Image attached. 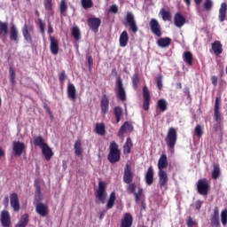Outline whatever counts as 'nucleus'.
Wrapping results in <instances>:
<instances>
[{"instance_id":"58836bf2","label":"nucleus","mask_w":227,"mask_h":227,"mask_svg":"<svg viewBox=\"0 0 227 227\" xmlns=\"http://www.w3.org/2000/svg\"><path fill=\"white\" fill-rule=\"evenodd\" d=\"M183 57L185 63H188V65H192V53H191V51H185Z\"/></svg>"},{"instance_id":"a211bd4d","label":"nucleus","mask_w":227,"mask_h":227,"mask_svg":"<svg viewBox=\"0 0 227 227\" xmlns=\"http://www.w3.org/2000/svg\"><path fill=\"white\" fill-rule=\"evenodd\" d=\"M174 24L176 27H183L185 24V17L180 12H176L174 16Z\"/></svg>"},{"instance_id":"c85d7f7f","label":"nucleus","mask_w":227,"mask_h":227,"mask_svg":"<svg viewBox=\"0 0 227 227\" xmlns=\"http://www.w3.org/2000/svg\"><path fill=\"white\" fill-rule=\"evenodd\" d=\"M8 36V23L0 21V38Z\"/></svg>"},{"instance_id":"49530a36","label":"nucleus","mask_w":227,"mask_h":227,"mask_svg":"<svg viewBox=\"0 0 227 227\" xmlns=\"http://www.w3.org/2000/svg\"><path fill=\"white\" fill-rule=\"evenodd\" d=\"M132 84H133V88L135 90H137V84H139V74H135L132 76Z\"/></svg>"},{"instance_id":"f03ea898","label":"nucleus","mask_w":227,"mask_h":227,"mask_svg":"<svg viewBox=\"0 0 227 227\" xmlns=\"http://www.w3.org/2000/svg\"><path fill=\"white\" fill-rule=\"evenodd\" d=\"M176 139H177L176 129L175 128H170L168 129L167 137L165 139L168 148H170L171 150L175 148V145H176Z\"/></svg>"},{"instance_id":"aec40b11","label":"nucleus","mask_w":227,"mask_h":227,"mask_svg":"<svg viewBox=\"0 0 227 227\" xmlns=\"http://www.w3.org/2000/svg\"><path fill=\"white\" fill-rule=\"evenodd\" d=\"M0 221H1L2 226L10 227V222H11L10 213H8V211L6 210L2 211Z\"/></svg>"},{"instance_id":"4c0bfd02","label":"nucleus","mask_w":227,"mask_h":227,"mask_svg":"<svg viewBox=\"0 0 227 227\" xmlns=\"http://www.w3.org/2000/svg\"><path fill=\"white\" fill-rule=\"evenodd\" d=\"M130 148H132V139L127 138L126 143L123 145L124 153H130Z\"/></svg>"},{"instance_id":"13d9d810","label":"nucleus","mask_w":227,"mask_h":227,"mask_svg":"<svg viewBox=\"0 0 227 227\" xmlns=\"http://www.w3.org/2000/svg\"><path fill=\"white\" fill-rule=\"evenodd\" d=\"M156 84H157L159 90H162V74H160L157 77Z\"/></svg>"},{"instance_id":"5fc2aeb1","label":"nucleus","mask_w":227,"mask_h":227,"mask_svg":"<svg viewBox=\"0 0 227 227\" xmlns=\"http://www.w3.org/2000/svg\"><path fill=\"white\" fill-rule=\"evenodd\" d=\"M143 97H144V100H150V91L146 87L143 88Z\"/></svg>"},{"instance_id":"c9c22d12","label":"nucleus","mask_w":227,"mask_h":227,"mask_svg":"<svg viewBox=\"0 0 227 227\" xmlns=\"http://www.w3.org/2000/svg\"><path fill=\"white\" fill-rule=\"evenodd\" d=\"M29 221V216L27 215H24L18 224L15 227H26L27 226V223Z\"/></svg>"},{"instance_id":"ddd939ff","label":"nucleus","mask_w":227,"mask_h":227,"mask_svg":"<svg viewBox=\"0 0 227 227\" xmlns=\"http://www.w3.org/2000/svg\"><path fill=\"white\" fill-rule=\"evenodd\" d=\"M10 203L14 212H19V210H20V203L19 202V195H17V193L11 194Z\"/></svg>"},{"instance_id":"09e8293b","label":"nucleus","mask_w":227,"mask_h":227,"mask_svg":"<svg viewBox=\"0 0 227 227\" xmlns=\"http://www.w3.org/2000/svg\"><path fill=\"white\" fill-rule=\"evenodd\" d=\"M213 4L214 3L212 2V0H206L204 2V10H206V12H210L212 10Z\"/></svg>"},{"instance_id":"4d7b16f0","label":"nucleus","mask_w":227,"mask_h":227,"mask_svg":"<svg viewBox=\"0 0 227 227\" xmlns=\"http://www.w3.org/2000/svg\"><path fill=\"white\" fill-rule=\"evenodd\" d=\"M127 189L129 194H134L136 192V183H129Z\"/></svg>"},{"instance_id":"774afa93","label":"nucleus","mask_w":227,"mask_h":227,"mask_svg":"<svg viewBox=\"0 0 227 227\" xmlns=\"http://www.w3.org/2000/svg\"><path fill=\"white\" fill-rule=\"evenodd\" d=\"M211 82H212V84L214 86H217V78H216V76H212L211 77Z\"/></svg>"},{"instance_id":"412c9836","label":"nucleus","mask_w":227,"mask_h":227,"mask_svg":"<svg viewBox=\"0 0 227 227\" xmlns=\"http://www.w3.org/2000/svg\"><path fill=\"white\" fill-rule=\"evenodd\" d=\"M168 168V156L166 154H161L158 160V169L159 171H164Z\"/></svg>"},{"instance_id":"bb28decb","label":"nucleus","mask_w":227,"mask_h":227,"mask_svg":"<svg viewBox=\"0 0 227 227\" xmlns=\"http://www.w3.org/2000/svg\"><path fill=\"white\" fill-rule=\"evenodd\" d=\"M74 153L77 155V157H82V143L81 140H76L74 145Z\"/></svg>"},{"instance_id":"a19ab883","label":"nucleus","mask_w":227,"mask_h":227,"mask_svg":"<svg viewBox=\"0 0 227 227\" xmlns=\"http://www.w3.org/2000/svg\"><path fill=\"white\" fill-rule=\"evenodd\" d=\"M160 13L163 20H171V13H169V12L162 9Z\"/></svg>"},{"instance_id":"1a4fd4ad","label":"nucleus","mask_w":227,"mask_h":227,"mask_svg":"<svg viewBox=\"0 0 227 227\" xmlns=\"http://www.w3.org/2000/svg\"><path fill=\"white\" fill-rule=\"evenodd\" d=\"M117 95L122 102L127 100V92H125V88H123V82L121 79L117 80Z\"/></svg>"},{"instance_id":"423d86ee","label":"nucleus","mask_w":227,"mask_h":227,"mask_svg":"<svg viewBox=\"0 0 227 227\" xmlns=\"http://www.w3.org/2000/svg\"><path fill=\"white\" fill-rule=\"evenodd\" d=\"M126 22L129 26V29H131L132 33H137L138 27L136 23V18L132 12H128L126 15Z\"/></svg>"},{"instance_id":"052dcab7","label":"nucleus","mask_w":227,"mask_h":227,"mask_svg":"<svg viewBox=\"0 0 227 227\" xmlns=\"http://www.w3.org/2000/svg\"><path fill=\"white\" fill-rule=\"evenodd\" d=\"M211 223L214 226H219V216H213L211 219Z\"/></svg>"},{"instance_id":"5701e85b","label":"nucleus","mask_w":227,"mask_h":227,"mask_svg":"<svg viewBox=\"0 0 227 227\" xmlns=\"http://www.w3.org/2000/svg\"><path fill=\"white\" fill-rule=\"evenodd\" d=\"M119 43H120V47H127V45L129 44V33H127L126 30H124L119 38Z\"/></svg>"},{"instance_id":"2eb2a0df","label":"nucleus","mask_w":227,"mask_h":227,"mask_svg":"<svg viewBox=\"0 0 227 227\" xmlns=\"http://www.w3.org/2000/svg\"><path fill=\"white\" fill-rule=\"evenodd\" d=\"M133 221L132 215L130 213H125L121 220V227H132Z\"/></svg>"},{"instance_id":"6e6552de","label":"nucleus","mask_w":227,"mask_h":227,"mask_svg":"<svg viewBox=\"0 0 227 227\" xmlns=\"http://www.w3.org/2000/svg\"><path fill=\"white\" fill-rule=\"evenodd\" d=\"M49 40L51 42L50 44V51L53 56L58 55V52H59V41L58 39L54 38L52 35L49 36Z\"/></svg>"},{"instance_id":"37998d69","label":"nucleus","mask_w":227,"mask_h":227,"mask_svg":"<svg viewBox=\"0 0 227 227\" xmlns=\"http://www.w3.org/2000/svg\"><path fill=\"white\" fill-rule=\"evenodd\" d=\"M82 6L84 10H88V8L93 7V1L92 0H82Z\"/></svg>"},{"instance_id":"0eeeda50","label":"nucleus","mask_w":227,"mask_h":227,"mask_svg":"<svg viewBox=\"0 0 227 227\" xmlns=\"http://www.w3.org/2000/svg\"><path fill=\"white\" fill-rule=\"evenodd\" d=\"M134 130V126L129 121H125L123 125L120 128L118 131V137H124L125 134L128 132H132Z\"/></svg>"},{"instance_id":"f8f14e48","label":"nucleus","mask_w":227,"mask_h":227,"mask_svg":"<svg viewBox=\"0 0 227 227\" xmlns=\"http://www.w3.org/2000/svg\"><path fill=\"white\" fill-rule=\"evenodd\" d=\"M132 180H134V175L132 174L130 166L129 164H127L124 168L123 182H124V184H131Z\"/></svg>"},{"instance_id":"7ed1b4c3","label":"nucleus","mask_w":227,"mask_h":227,"mask_svg":"<svg viewBox=\"0 0 227 227\" xmlns=\"http://www.w3.org/2000/svg\"><path fill=\"white\" fill-rule=\"evenodd\" d=\"M21 31L26 43H33V38L31 37V35L35 33V27H33V25H27L25 23Z\"/></svg>"},{"instance_id":"4468645a","label":"nucleus","mask_w":227,"mask_h":227,"mask_svg":"<svg viewBox=\"0 0 227 227\" xmlns=\"http://www.w3.org/2000/svg\"><path fill=\"white\" fill-rule=\"evenodd\" d=\"M35 212L41 215V217H45L49 214V207L43 203H38L35 206Z\"/></svg>"},{"instance_id":"ea45409f","label":"nucleus","mask_w":227,"mask_h":227,"mask_svg":"<svg viewBox=\"0 0 227 227\" xmlns=\"http://www.w3.org/2000/svg\"><path fill=\"white\" fill-rule=\"evenodd\" d=\"M96 132L99 136H104L106 134V126L103 123L96 125Z\"/></svg>"},{"instance_id":"6e6d98bb","label":"nucleus","mask_w":227,"mask_h":227,"mask_svg":"<svg viewBox=\"0 0 227 227\" xmlns=\"http://www.w3.org/2000/svg\"><path fill=\"white\" fill-rule=\"evenodd\" d=\"M35 194H36V198H40V182L38 180L35 181Z\"/></svg>"},{"instance_id":"de8ad7c7","label":"nucleus","mask_w":227,"mask_h":227,"mask_svg":"<svg viewBox=\"0 0 227 227\" xmlns=\"http://www.w3.org/2000/svg\"><path fill=\"white\" fill-rule=\"evenodd\" d=\"M186 224L188 227H197L198 226V222L196 220L192 219V217L189 216Z\"/></svg>"},{"instance_id":"603ef678","label":"nucleus","mask_w":227,"mask_h":227,"mask_svg":"<svg viewBox=\"0 0 227 227\" xmlns=\"http://www.w3.org/2000/svg\"><path fill=\"white\" fill-rule=\"evenodd\" d=\"M9 74L12 84H15V69L13 67H10Z\"/></svg>"},{"instance_id":"e433bc0d","label":"nucleus","mask_w":227,"mask_h":227,"mask_svg":"<svg viewBox=\"0 0 227 227\" xmlns=\"http://www.w3.org/2000/svg\"><path fill=\"white\" fill-rule=\"evenodd\" d=\"M114 114L117 123H120V120H121V116L123 115V109L120 106H116L114 108Z\"/></svg>"},{"instance_id":"680f3d73","label":"nucleus","mask_w":227,"mask_h":227,"mask_svg":"<svg viewBox=\"0 0 227 227\" xmlns=\"http://www.w3.org/2000/svg\"><path fill=\"white\" fill-rule=\"evenodd\" d=\"M215 120L217 123H220V121H221V114L219 113V110H215Z\"/></svg>"},{"instance_id":"bf43d9fd","label":"nucleus","mask_w":227,"mask_h":227,"mask_svg":"<svg viewBox=\"0 0 227 227\" xmlns=\"http://www.w3.org/2000/svg\"><path fill=\"white\" fill-rule=\"evenodd\" d=\"M220 106H221V98L217 97L215 102V111H219Z\"/></svg>"},{"instance_id":"a878e982","label":"nucleus","mask_w":227,"mask_h":227,"mask_svg":"<svg viewBox=\"0 0 227 227\" xmlns=\"http://www.w3.org/2000/svg\"><path fill=\"white\" fill-rule=\"evenodd\" d=\"M101 110L103 114H106L109 111V98L107 96L104 95L101 99Z\"/></svg>"},{"instance_id":"4be33fe9","label":"nucleus","mask_w":227,"mask_h":227,"mask_svg":"<svg viewBox=\"0 0 227 227\" xmlns=\"http://www.w3.org/2000/svg\"><path fill=\"white\" fill-rule=\"evenodd\" d=\"M145 180L147 185H152V184H153V167L148 168L145 176Z\"/></svg>"},{"instance_id":"0e129e2a","label":"nucleus","mask_w":227,"mask_h":227,"mask_svg":"<svg viewBox=\"0 0 227 227\" xmlns=\"http://www.w3.org/2000/svg\"><path fill=\"white\" fill-rule=\"evenodd\" d=\"M39 27L41 33L43 35V33H45V24L42 20L39 21Z\"/></svg>"},{"instance_id":"a18cd8bd","label":"nucleus","mask_w":227,"mask_h":227,"mask_svg":"<svg viewBox=\"0 0 227 227\" xmlns=\"http://www.w3.org/2000/svg\"><path fill=\"white\" fill-rule=\"evenodd\" d=\"M221 221H222L223 226H226V224H227V209H223L221 212Z\"/></svg>"},{"instance_id":"79ce46f5","label":"nucleus","mask_w":227,"mask_h":227,"mask_svg":"<svg viewBox=\"0 0 227 227\" xmlns=\"http://www.w3.org/2000/svg\"><path fill=\"white\" fill-rule=\"evenodd\" d=\"M72 35L76 40H81V30H79V27H74L72 29Z\"/></svg>"},{"instance_id":"f3484780","label":"nucleus","mask_w":227,"mask_h":227,"mask_svg":"<svg viewBox=\"0 0 227 227\" xmlns=\"http://www.w3.org/2000/svg\"><path fill=\"white\" fill-rule=\"evenodd\" d=\"M158 176L160 189H166V185H168V174L166 171H159Z\"/></svg>"},{"instance_id":"dca6fc26","label":"nucleus","mask_w":227,"mask_h":227,"mask_svg":"<svg viewBox=\"0 0 227 227\" xmlns=\"http://www.w3.org/2000/svg\"><path fill=\"white\" fill-rule=\"evenodd\" d=\"M102 23V21L100 20V19L98 18H90L88 20V25L89 27L92 29V31H94L95 33H97V31H98V27H100V24Z\"/></svg>"},{"instance_id":"6ab92c4d","label":"nucleus","mask_w":227,"mask_h":227,"mask_svg":"<svg viewBox=\"0 0 227 227\" xmlns=\"http://www.w3.org/2000/svg\"><path fill=\"white\" fill-rule=\"evenodd\" d=\"M227 4L222 3L218 12L219 22H224L226 20Z\"/></svg>"},{"instance_id":"f257e3e1","label":"nucleus","mask_w":227,"mask_h":227,"mask_svg":"<svg viewBox=\"0 0 227 227\" xmlns=\"http://www.w3.org/2000/svg\"><path fill=\"white\" fill-rule=\"evenodd\" d=\"M110 152L108 153V160L112 164L118 162L120 160V149H118V144L116 142H112L110 144Z\"/></svg>"},{"instance_id":"8fccbe9b","label":"nucleus","mask_w":227,"mask_h":227,"mask_svg":"<svg viewBox=\"0 0 227 227\" xmlns=\"http://www.w3.org/2000/svg\"><path fill=\"white\" fill-rule=\"evenodd\" d=\"M194 133L196 136H198V137H201V136H203V128L201 125L199 124L195 127Z\"/></svg>"},{"instance_id":"20e7f679","label":"nucleus","mask_w":227,"mask_h":227,"mask_svg":"<svg viewBox=\"0 0 227 227\" xmlns=\"http://www.w3.org/2000/svg\"><path fill=\"white\" fill-rule=\"evenodd\" d=\"M106 196L107 193L106 192V183L99 182L98 189L96 193V198L98 200V201H101V203H106Z\"/></svg>"},{"instance_id":"473e14b6","label":"nucleus","mask_w":227,"mask_h":227,"mask_svg":"<svg viewBox=\"0 0 227 227\" xmlns=\"http://www.w3.org/2000/svg\"><path fill=\"white\" fill-rule=\"evenodd\" d=\"M157 106L161 113H164L165 111H168V101H166V99H160L157 102Z\"/></svg>"},{"instance_id":"69168bd1","label":"nucleus","mask_w":227,"mask_h":227,"mask_svg":"<svg viewBox=\"0 0 227 227\" xmlns=\"http://www.w3.org/2000/svg\"><path fill=\"white\" fill-rule=\"evenodd\" d=\"M144 109L145 111H148L149 107H150V100H144Z\"/></svg>"},{"instance_id":"cd10ccee","label":"nucleus","mask_w":227,"mask_h":227,"mask_svg":"<svg viewBox=\"0 0 227 227\" xmlns=\"http://www.w3.org/2000/svg\"><path fill=\"white\" fill-rule=\"evenodd\" d=\"M157 44L159 45V47H161L162 49L166 47H169V45H171V38L169 37L160 38L157 41Z\"/></svg>"},{"instance_id":"72a5a7b5","label":"nucleus","mask_w":227,"mask_h":227,"mask_svg":"<svg viewBox=\"0 0 227 227\" xmlns=\"http://www.w3.org/2000/svg\"><path fill=\"white\" fill-rule=\"evenodd\" d=\"M34 145L35 146H39V148H43V146L47 145V144L43 140V137H36L34 139Z\"/></svg>"},{"instance_id":"393cba45","label":"nucleus","mask_w":227,"mask_h":227,"mask_svg":"<svg viewBox=\"0 0 227 227\" xmlns=\"http://www.w3.org/2000/svg\"><path fill=\"white\" fill-rule=\"evenodd\" d=\"M67 97L70 98V100H74L77 98V94L75 92V86L72 83H70L67 86Z\"/></svg>"},{"instance_id":"7c9ffc66","label":"nucleus","mask_w":227,"mask_h":227,"mask_svg":"<svg viewBox=\"0 0 227 227\" xmlns=\"http://www.w3.org/2000/svg\"><path fill=\"white\" fill-rule=\"evenodd\" d=\"M11 40L12 42H15L16 43L19 42V30L17 29V27L15 25H12L11 27Z\"/></svg>"},{"instance_id":"e2e57ef3","label":"nucleus","mask_w":227,"mask_h":227,"mask_svg":"<svg viewBox=\"0 0 227 227\" xmlns=\"http://www.w3.org/2000/svg\"><path fill=\"white\" fill-rule=\"evenodd\" d=\"M110 13H118V5L113 4L109 9Z\"/></svg>"},{"instance_id":"f704fd0d","label":"nucleus","mask_w":227,"mask_h":227,"mask_svg":"<svg viewBox=\"0 0 227 227\" xmlns=\"http://www.w3.org/2000/svg\"><path fill=\"white\" fill-rule=\"evenodd\" d=\"M114 201H116V193L114 192H113L110 194L108 202L106 204V207L109 208H113V207H114Z\"/></svg>"},{"instance_id":"c756f323","label":"nucleus","mask_w":227,"mask_h":227,"mask_svg":"<svg viewBox=\"0 0 227 227\" xmlns=\"http://www.w3.org/2000/svg\"><path fill=\"white\" fill-rule=\"evenodd\" d=\"M212 49L216 56H219V54H222L223 52V44H221V42L215 41L212 43Z\"/></svg>"},{"instance_id":"338daca9","label":"nucleus","mask_w":227,"mask_h":227,"mask_svg":"<svg viewBox=\"0 0 227 227\" xmlns=\"http://www.w3.org/2000/svg\"><path fill=\"white\" fill-rule=\"evenodd\" d=\"M215 132H223V127L221 126V122H218V124L215 125Z\"/></svg>"},{"instance_id":"2f4dec72","label":"nucleus","mask_w":227,"mask_h":227,"mask_svg":"<svg viewBox=\"0 0 227 227\" xmlns=\"http://www.w3.org/2000/svg\"><path fill=\"white\" fill-rule=\"evenodd\" d=\"M211 175H212V178H214V180H217V178H219V176H221V168H219V165L214 163Z\"/></svg>"},{"instance_id":"864d4df0","label":"nucleus","mask_w":227,"mask_h":227,"mask_svg":"<svg viewBox=\"0 0 227 227\" xmlns=\"http://www.w3.org/2000/svg\"><path fill=\"white\" fill-rule=\"evenodd\" d=\"M44 8L48 12H51L52 10V0H44Z\"/></svg>"},{"instance_id":"39448f33","label":"nucleus","mask_w":227,"mask_h":227,"mask_svg":"<svg viewBox=\"0 0 227 227\" xmlns=\"http://www.w3.org/2000/svg\"><path fill=\"white\" fill-rule=\"evenodd\" d=\"M197 191L199 194L202 196H207L208 194V182L207 179H200L197 184Z\"/></svg>"},{"instance_id":"9b49d317","label":"nucleus","mask_w":227,"mask_h":227,"mask_svg":"<svg viewBox=\"0 0 227 227\" xmlns=\"http://www.w3.org/2000/svg\"><path fill=\"white\" fill-rule=\"evenodd\" d=\"M149 26L152 33H153L155 36H161L162 33L160 32V25H159V21H157V20L152 19Z\"/></svg>"},{"instance_id":"c03bdc74","label":"nucleus","mask_w":227,"mask_h":227,"mask_svg":"<svg viewBox=\"0 0 227 227\" xmlns=\"http://www.w3.org/2000/svg\"><path fill=\"white\" fill-rule=\"evenodd\" d=\"M59 10H60L61 15H63L67 12V10H68V5H67V1L61 0L60 5H59Z\"/></svg>"},{"instance_id":"b1692460","label":"nucleus","mask_w":227,"mask_h":227,"mask_svg":"<svg viewBox=\"0 0 227 227\" xmlns=\"http://www.w3.org/2000/svg\"><path fill=\"white\" fill-rule=\"evenodd\" d=\"M41 150L46 160H50L51 159H52V155H54V153H52V149H51L47 144L46 145H43Z\"/></svg>"},{"instance_id":"9d476101","label":"nucleus","mask_w":227,"mask_h":227,"mask_svg":"<svg viewBox=\"0 0 227 227\" xmlns=\"http://www.w3.org/2000/svg\"><path fill=\"white\" fill-rule=\"evenodd\" d=\"M25 148L26 145L20 141H14L12 143V150L15 155H17L18 157H20V155H22Z\"/></svg>"},{"instance_id":"3c124183","label":"nucleus","mask_w":227,"mask_h":227,"mask_svg":"<svg viewBox=\"0 0 227 227\" xmlns=\"http://www.w3.org/2000/svg\"><path fill=\"white\" fill-rule=\"evenodd\" d=\"M136 202L138 203L141 196H143V188L138 187L137 192H134Z\"/></svg>"}]
</instances>
